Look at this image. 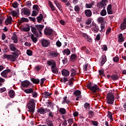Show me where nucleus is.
I'll use <instances>...</instances> for the list:
<instances>
[{
	"label": "nucleus",
	"instance_id": "obj_1",
	"mask_svg": "<svg viewBox=\"0 0 126 126\" xmlns=\"http://www.w3.org/2000/svg\"><path fill=\"white\" fill-rule=\"evenodd\" d=\"M10 51L11 52H14L12 53V55L3 54V57L4 59L7 60V61H10V62H15V60L18 58L19 56V53L20 51L18 50L16 47H15V45L13 43H10L9 45Z\"/></svg>",
	"mask_w": 126,
	"mask_h": 126
},
{
	"label": "nucleus",
	"instance_id": "obj_2",
	"mask_svg": "<svg viewBox=\"0 0 126 126\" xmlns=\"http://www.w3.org/2000/svg\"><path fill=\"white\" fill-rule=\"evenodd\" d=\"M115 101V96L112 93H109L107 94L106 102L109 105H113Z\"/></svg>",
	"mask_w": 126,
	"mask_h": 126
},
{
	"label": "nucleus",
	"instance_id": "obj_3",
	"mask_svg": "<svg viewBox=\"0 0 126 126\" xmlns=\"http://www.w3.org/2000/svg\"><path fill=\"white\" fill-rule=\"evenodd\" d=\"M87 87L88 89H90V90L93 91V93H96V91H99V90H100V88H99V86H98V85H93V84H92L91 82L88 84Z\"/></svg>",
	"mask_w": 126,
	"mask_h": 126
},
{
	"label": "nucleus",
	"instance_id": "obj_4",
	"mask_svg": "<svg viewBox=\"0 0 126 126\" xmlns=\"http://www.w3.org/2000/svg\"><path fill=\"white\" fill-rule=\"evenodd\" d=\"M35 106L36 104H35V102L32 100H30L27 104V107L29 109V112H30L31 113H34V112H35Z\"/></svg>",
	"mask_w": 126,
	"mask_h": 126
},
{
	"label": "nucleus",
	"instance_id": "obj_5",
	"mask_svg": "<svg viewBox=\"0 0 126 126\" xmlns=\"http://www.w3.org/2000/svg\"><path fill=\"white\" fill-rule=\"evenodd\" d=\"M109 0H101V1H99L97 3V6L98 8L102 9V8H106L105 6L107 5V2H108Z\"/></svg>",
	"mask_w": 126,
	"mask_h": 126
},
{
	"label": "nucleus",
	"instance_id": "obj_6",
	"mask_svg": "<svg viewBox=\"0 0 126 126\" xmlns=\"http://www.w3.org/2000/svg\"><path fill=\"white\" fill-rule=\"evenodd\" d=\"M21 13H23L24 15H27V16H29L31 14L30 10L26 7L22 9Z\"/></svg>",
	"mask_w": 126,
	"mask_h": 126
},
{
	"label": "nucleus",
	"instance_id": "obj_7",
	"mask_svg": "<svg viewBox=\"0 0 126 126\" xmlns=\"http://www.w3.org/2000/svg\"><path fill=\"white\" fill-rule=\"evenodd\" d=\"M41 43L42 45L44 47H49L50 44V40H48L45 39H41Z\"/></svg>",
	"mask_w": 126,
	"mask_h": 126
},
{
	"label": "nucleus",
	"instance_id": "obj_8",
	"mask_svg": "<svg viewBox=\"0 0 126 126\" xmlns=\"http://www.w3.org/2000/svg\"><path fill=\"white\" fill-rule=\"evenodd\" d=\"M9 72H11V70L10 69L4 70L1 72V75L4 78H7V73H9Z\"/></svg>",
	"mask_w": 126,
	"mask_h": 126
},
{
	"label": "nucleus",
	"instance_id": "obj_9",
	"mask_svg": "<svg viewBox=\"0 0 126 126\" xmlns=\"http://www.w3.org/2000/svg\"><path fill=\"white\" fill-rule=\"evenodd\" d=\"M44 33L45 35L47 36H51L53 33V30L46 28L44 30Z\"/></svg>",
	"mask_w": 126,
	"mask_h": 126
},
{
	"label": "nucleus",
	"instance_id": "obj_10",
	"mask_svg": "<svg viewBox=\"0 0 126 126\" xmlns=\"http://www.w3.org/2000/svg\"><path fill=\"white\" fill-rule=\"evenodd\" d=\"M31 28L32 29V32L35 37H39V33H38V32H37V29L32 26H31Z\"/></svg>",
	"mask_w": 126,
	"mask_h": 126
},
{
	"label": "nucleus",
	"instance_id": "obj_11",
	"mask_svg": "<svg viewBox=\"0 0 126 126\" xmlns=\"http://www.w3.org/2000/svg\"><path fill=\"white\" fill-rule=\"evenodd\" d=\"M21 85L23 87H26L27 88L29 87V85H32V84L29 82V81L25 80L21 83Z\"/></svg>",
	"mask_w": 126,
	"mask_h": 126
},
{
	"label": "nucleus",
	"instance_id": "obj_12",
	"mask_svg": "<svg viewBox=\"0 0 126 126\" xmlns=\"http://www.w3.org/2000/svg\"><path fill=\"white\" fill-rule=\"evenodd\" d=\"M106 62H107V57L106 55H102L100 61L101 66H103L105 64Z\"/></svg>",
	"mask_w": 126,
	"mask_h": 126
},
{
	"label": "nucleus",
	"instance_id": "obj_13",
	"mask_svg": "<svg viewBox=\"0 0 126 126\" xmlns=\"http://www.w3.org/2000/svg\"><path fill=\"white\" fill-rule=\"evenodd\" d=\"M51 71L55 74H58L59 73V69L57 67V65H55L51 67Z\"/></svg>",
	"mask_w": 126,
	"mask_h": 126
},
{
	"label": "nucleus",
	"instance_id": "obj_14",
	"mask_svg": "<svg viewBox=\"0 0 126 126\" xmlns=\"http://www.w3.org/2000/svg\"><path fill=\"white\" fill-rule=\"evenodd\" d=\"M46 112H47V108L45 109L43 107H40L37 109V113H39L41 115H45Z\"/></svg>",
	"mask_w": 126,
	"mask_h": 126
},
{
	"label": "nucleus",
	"instance_id": "obj_15",
	"mask_svg": "<svg viewBox=\"0 0 126 126\" xmlns=\"http://www.w3.org/2000/svg\"><path fill=\"white\" fill-rule=\"evenodd\" d=\"M84 12L87 17H91L92 16V11L90 9H86Z\"/></svg>",
	"mask_w": 126,
	"mask_h": 126
},
{
	"label": "nucleus",
	"instance_id": "obj_16",
	"mask_svg": "<svg viewBox=\"0 0 126 126\" xmlns=\"http://www.w3.org/2000/svg\"><path fill=\"white\" fill-rule=\"evenodd\" d=\"M120 29L121 30H126V19H124L123 22L122 23L120 26Z\"/></svg>",
	"mask_w": 126,
	"mask_h": 126
},
{
	"label": "nucleus",
	"instance_id": "obj_17",
	"mask_svg": "<svg viewBox=\"0 0 126 126\" xmlns=\"http://www.w3.org/2000/svg\"><path fill=\"white\" fill-rule=\"evenodd\" d=\"M62 74L63 76H65V77H67L68 75H69V71L68 70L63 69L62 70Z\"/></svg>",
	"mask_w": 126,
	"mask_h": 126
},
{
	"label": "nucleus",
	"instance_id": "obj_18",
	"mask_svg": "<svg viewBox=\"0 0 126 126\" xmlns=\"http://www.w3.org/2000/svg\"><path fill=\"white\" fill-rule=\"evenodd\" d=\"M12 21V18L11 17V16H10L8 18H7V19L5 21V25H8V24H11L12 23V22H11Z\"/></svg>",
	"mask_w": 126,
	"mask_h": 126
},
{
	"label": "nucleus",
	"instance_id": "obj_19",
	"mask_svg": "<svg viewBox=\"0 0 126 126\" xmlns=\"http://www.w3.org/2000/svg\"><path fill=\"white\" fill-rule=\"evenodd\" d=\"M50 56H52L54 58H57L59 56V53L57 51H52L50 52Z\"/></svg>",
	"mask_w": 126,
	"mask_h": 126
},
{
	"label": "nucleus",
	"instance_id": "obj_20",
	"mask_svg": "<svg viewBox=\"0 0 126 126\" xmlns=\"http://www.w3.org/2000/svg\"><path fill=\"white\" fill-rule=\"evenodd\" d=\"M35 27L37 29L38 31H42L45 26L44 25H35Z\"/></svg>",
	"mask_w": 126,
	"mask_h": 126
},
{
	"label": "nucleus",
	"instance_id": "obj_21",
	"mask_svg": "<svg viewBox=\"0 0 126 126\" xmlns=\"http://www.w3.org/2000/svg\"><path fill=\"white\" fill-rule=\"evenodd\" d=\"M47 64L48 65H51V67H53V66H55V65H57L56 62H55L54 60L47 61Z\"/></svg>",
	"mask_w": 126,
	"mask_h": 126
},
{
	"label": "nucleus",
	"instance_id": "obj_22",
	"mask_svg": "<svg viewBox=\"0 0 126 126\" xmlns=\"http://www.w3.org/2000/svg\"><path fill=\"white\" fill-rule=\"evenodd\" d=\"M11 40H13V43L15 44H16L18 42V40H17V35L15 33L13 34V36L11 37Z\"/></svg>",
	"mask_w": 126,
	"mask_h": 126
},
{
	"label": "nucleus",
	"instance_id": "obj_23",
	"mask_svg": "<svg viewBox=\"0 0 126 126\" xmlns=\"http://www.w3.org/2000/svg\"><path fill=\"white\" fill-rule=\"evenodd\" d=\"M76 60H77V56H76V55L72 54L71 55L70 58V62H72V63H74Z\"/></svg>",
	"mask_w": 126,
	"mask_h": 126
},
{
	"label": "nucleus",
	"instance_id": "obj_24",
	"mask_svg": "<svg viewBox=\"0 0 126 126\" xmlns=\"http://www.w3.org/2000/svg\"><path fill=\"white\" fill-rule=\"evenodd\" d=\"M31 81L34 84H39L40 83V80L39 79H35L34 78H31Z\"/></svg>",
	"mask_w": 126,
	"mask_h": 126
},
{
	"label": "nucleus",
	"instance_id": "obj_25",
	"mask_svg": "<svg viewBox=\"0 0 126 126\" xmlns=\"http://www.w3.org/2000/svg\"><path fill=\"white\" fill-rule=\"evenodd\" d=\"M8 94L10 98H14V96H15V92L13 90H10L8 92Z\"/></svg>",
	"mask_w": 126,
	"mask_h": 126
},
{
	"label": "nucleus",
	"instance_id": "obj_26",
	"mask_svg": "<svg viewBox=\"0 0 126 126\" xmlns=\"http://www.w3.org/2000/svg\"><path fill=\"white\" fill-rule=\"evenodd\" d=\"M70 101L67 99V96H64L63 97V101H62V104L64 105V104H69Z\"/></svg>",
	"mask_w": 126,
	"mask_h": 126
},
{
	"label": "nucleus",
	"instance_id": "obj_27",
	"mask_svg": "<svg viewBox=\"0 0 126 126\" xmlns=\"http://www.w3.org/2000/svg\"><path fill=\"white\" fill-rule=\"evenodd\" d=\"M63 53L64 55L69 56V55H70V50L68 48L65 49L63 51Z\"/></svg>",
	"mask_w": 126,
	"mask_h": 126
},
{
	"label": "nucleus",
	"instance_id": "obj_28",
	"mask_svg": "<svg viewBox=\"0 0 126 126\" xmlns=\"http://www.w3.org/2000/svg\"><path fill=\"white\" fill-rule=\"evenodd\" d=\"M34 91L32 88L27 89L24 90V92L27 94H31Z\"/></svg>",
	"mask_w": 126,
	"mask_h": 126
},
{
	"label": "nucleus",
	"instance_id": "obj_29",
	"mask_svg": "<svg viewBox=\"0 0 126 126\" xmlns=\"http://www.w3.org/2000/svg\"><path fill=\"white\" fill-rule=\"evenodd\" d=\"M48 3L51 10H52V11H55V10H56V8L55 7V6H54V4L52 2V1H49Z\"/></svg>",
	"mask_w": 126,
	"mask_h": 126
},
{
	"label": "nucleus",
	"instance_id": "obj_30",
	"mask_svg": "<svg viewBox=\"0 0 126 126\" xmlns=\"http://www.w3.org/2000/svg\"><path fill=\"white\" fill-rule=\"evenodd\" d=\"M19 22L20 24H21V23H23V22H29V20H28V18L23 17L21 19Z\"/></svg>",
	"mask_w": 126,
	"mask_h": 126
},
{
	"label": "nucleus",
	"instance_id": "obj_31",
	"mask_svg": "<svg viewBox=\"0 0 126 126\" xmlns=\"http://www.w3.org/2000/svg\"><path fill=\"white\" fill-rule=\"evenodd\" d=\"M37 22L38 23H41V21L43 20V15L42 14H40L39 16H37L36 17Z\"/></svg>",
	"mask_w": 126,
	"mask_h": 126
},
{
	"label": "nucleus",
	"instance_id": "obj_32",
	"mask_svg": "<svg viewBox=\"0 0 126 126\" xmlns=\"http://www.w3.org/2000/svg\"><path fill=\"white\" fill-rule=\"evenodd\" d=\"M35 35L33 34H32L31 35V39H32V42L33 43H37V41H38V40L37 39V37H35L34 36Z\"/></svg>",
	"mask_w": 126,
	"mask_h": 126
},
{
	"label": "nucleus",
	"instance_id": "obj_33",
	"mask_svg": "<svg viewBox=\"0 0 126 126\" xmlns=\"http://www.w3.org/2000/svg\"><path fill=\"white\" fill-rule=\"evenodd\" d=\"M111 78L112 80H118L120 78V76L117 74H113L111 76Z\"/></svg>",
	"mask_w": 126,
	"mask_h": 126
},
{
	"label": "nucleus",
	"instance_id": "obj_34",
	"mask_svg": "<svg viewBox=\"0 0 126 126\" xmlns=\"http://www.w3.org/2000/svg\"><path fill=\"white\" fill-rule=\"evenodd\" d=\"M73 94L75 95L76 96H81L80 95H81V91L77 90L74 92Z\"/></svg>",
	"mask_w": 126,
	"mask_h": 126
},
{
	"label": "nucleus",
	"instance_id": "obj_35",
	"mask_svg": "<svg viewBox=\"0 0 126 126\" xmlns=\"http://www.w3.org/2000/svg\"><path fill=\"white\" fill-rule=\"evenodd\" d=\"M59 112L62 115H65L66 114V110L63 108H61L59 110Z\"/></svg>",
	"mask_w": 126,
	"mask_h": 126
},
{
	"label": "nucleus",
	"instance_id": "obj_36",
	"mask_svg": "<svg viewBox=\"0 0 126 126\" xmlns=\"http://www.w3.org/2000/svg\"><path fill=\"white\" fill-rule=\"evenodd\" d=\"M118 39L119 42H124L125 41V39H124V37H123V33H120L118 36Z\"/></svg>",
	"mask_w": 126,
	"mask_h": 126
},
{
	"label": "nucleus",
	"instance_id": "obj_37",
	"mask_svg": "<svg viewBox=\"0 0 126 126\" xmlns=\"http://www.w3.org/2000/svg\"><path fill=\"white\" fill-rule=\"evenodd\" d=\"M107 117L110 119L111 121H114V119H113V113H112V112L108 111Z\"/></svg>",
	"mask_w": 126,
	"mask_h": 126
},
{
	"label": "nucleus",
	"instance_id": "obj_38",
	"mask_svg": "<svg viewBox=\"0 0 126 126\" xmlns=\"http://www.w3.org/2000/svg\"><path fill=\"white\" fill-rule=\"evenodd\" d=\"M71 71V76L73 77L75 75H76V71L74 70L73 68H71L70 69Z\"/></svg>",
	"mask_w": 126,
	"mask_h": 126
},
{
	"label": "nucleus",
	"instance_id": "obj_39",
	"mask_svg": "<svg viewBox=\"0 0 126 126\" xmlns=\"http://www.w3.org/2000/svg\"><path fill=\"white\" fill-rule=\"evenodd\" d=\"M107 15V11H106V9H104L101 10L100 12V15L101 16H105V15Z\"/></svg>",
	"mask_w": 126,
	"mask_h": 126
},
{
	"label": "nucleus",
	"instance_id": "obj_40",
	"mask_svg": "<svg viewBox=\"0 0 126 126\" xmlns=\"http://www.w3.org/2000/svg\"><path fill=\"white\" fill-rule=\"evenodd\" d=\"M74 10L76 11L77 13H78L79 11H80V7H79V6L78 5H75L74 7Z\"/></svg>",
	"mask_w": 126,
	"mask_h": 126
},
{
	"label": "nucleus",
	"instance_id": "obj_41",
	"mask_svg": "<svg viewBox=\"0 0 126 126\" xmlns=\"http://www.w3.org/2000/svg\"><path fill=\"white\" fill-rule=\"evenodd\" d=\"M42 95H44L45 98H48L49 96H51V94L49 93L48 92H45L44 93H42Z\"/></svg>",
	"mask_w": 126,
	"mask_h": 126
},
{
	"label": "nucleus",
	"instance_id": "obj_42",
	"mask_svg": "<svg viewBox=\"0 0 126 126\" xmlns=\"http://www.w3.org/2000/svg\"><path fill=\"white\" fill-rule=\"evenodd\" d=\"M18 5H19V4H18L16 1L12 3V6L14 8H17V7H18Z\"/></svg>",
	"mask_w": 126,
	"mask_h": 126
},
{
	"label": "nucleus",
	"instance_id": "obj_43",
	"mask_svg": "<svg viewBox=\"0 0 126 126\" xmlns=\"http://www.w3.org/2000/svg\"><path fill=\"white\" fill-rule=\"evenodd\" d=\"M84 108H85V109H86V110H90V104L88 103H86L84 104Z\"/></svg>",
	"mask_w": 126,
	"mask_h": 126
},
{
	"label": "nucleus",
	"instance_id": "obj_44",
	"mask_svg": "<svg viewBox=\"0 0 126 126\" xmlns=\"http://www.w3.org/2000/svg\"><path fill=\"white\" fill-rule=\"evenodd\" d=\"M81 50H82V51H85V52H86V54H88L90 52L89 50L88 49H87V48H86V47H85V46L82 47Z\"/></svg>",
	"mask_w": 126,
	"mask_h": 126
},
{
	"label": "nucleus",
	"instance_id": "obj_45",
	"mask_svg": "<svg viewBox=\"0 0 126 126\" xmlns=\"http://www.w3.org/2000/svg\"><path fill=\"white\" fill-rule=\"evenodd\" d=\"M98 72L100 76H105V74L104 73V70H99Z\"/></svg>",
	"mask_w": 126,
	"mask_h": 126
},
{
	"label": "nucleus",
	"instance_id": "obj_46",
	"mask_svg": "<svg viewBox=\"0 0 126 126\" xmlns=\"http://www.w3.org/2000/svg\"><path fill=\"white\" fill-rule=\"evenodd\" d=\"M113 61L114 62V63H118V62L120 61V58L116 56L113 58Z\"/></svg>",
	"mask_w": 126,
	"mask_h": 126
},
{
	"label": "nucleus",
	"instance_id": "obj_47",
	"mask_svg": "<svg viewBox=\"0 0 126 126\" xmlns=\"http://www.w3.org/2000/svg\"><path fill=\"white\" fill-rule=\"evenodd\" d=\"M47 125L48 126H54V123H53V121H52V120H49L48 121H47Z\"/></svg>",
	"mask_w": 126,
	"mask_h": 126
},
{
	"label": "nucleus",
	"instance_id": "obj_48",
	"mask_svg": "<svg viewBox=\"0 0 126 126\" xmlns=\"http://www.w3.org/2000/svg\"><path fill=\"white\" fill-rule=\"evenodd\" d=\"M32 95L33 98H37L38 93L36 92L33 91V92L32 93Z\"/></svg>",
	"mask_w": 126,
	"mask_h": 126
},
{
	"label": "nucleus",
	"instance_id": "obj_49",
	"mask_svg": "<svg viewBox=\"0 0 126 126\" xmlns=\"http://www.w3.org/2000/svg\"><path fill=\"white\" fill-rule=\"evenodd\" d=\"M91 22H92V20L91 19L89 18L86 21V24H87V25H89L90 24H91Z\"/></svg>",
	"mask_w": 126,
	"mask_h": 126
},
{
	"label": "nucleus",
	"instance_id": "obj_50",
	"mask_svg": "<svg viewBox=\"0 0 126 126\" xmlns=\"http://www.w3.org/2000/svg\"><path fill=\"white\" fill-rule=\"evenodd\" d=\"M98 22H100V23H104V18L102 17H100L98 18Z\"/></svg>",
	"mask_w": 126,
	"mask_h": 126
},
{
	"label": "nucleus",
	"instance_id": "obj_51",
	"mask_svg": "<svg viewBox=\"0 0 126 126\" xmlns=\"http://www.w3.org/2000/svg\"><path fill=\"white\" fill-rule=\"evenodd\" d=\"M32 54H33V52H32V51L30 49H28L27 51V55H28V56H31L32 55Z\"/></svg>",
	"mask_w": 126,
	"mask_h": 126
},
{
	"label": "nucleus",
	"instance_id": "obj_52",
	"mask_svg": "<svg viewBox=\"0 0 126 126\" xmlns=\"http://www.w3.org/2000/svg\"><path fill=\"white\" fill-rule=\"evenodd\" d=\"M91 124H92L93 126H98V125H99V123H98V122L95 121H92Z\"/></svg>",
	"mask_w": 126,
	"mask_h": 126
},
{
	"label": "nucleus",
	"instance_id": "obj_53",
	"mask_svg": "<svg viewBox=\"0 0 126 126\" xmlns=\"http://www.w3.org/2000/svg\"><path fill=\"white\" fill-rule=\"evenodd\" d=\"M94 31L95 32V33H98V32H99V27H98V26L96 25L94 27Z\"/></svg>",
	"mask_w": 126,
	"mask_h": 126
},
{
	"label": "nucleus",
	"instance_id": "obj_54",
	"mask_svg": "<svg viewBox=\"0 0 126 126\" xmlns=\"http://www.w3.org/2000/svg\"><path fill=\"white\" fill-rule=\"evenodd\" d=\"M56 46L58 47V48H60V47H62V42L60 41V40H58L56 42Z\"/></svg>",
	"mask_w": 126,
	"mask_h": 126
},
{
	"label": "nucleus",
	"instance_id": "obj_55",
	"mask_svg": "<svg viewBox=\"0 0 126 126\" xmlns=\"http://www.w3.org/2000/svg\"><path fill=\"white\" fill-rule=\"evenodd\" d=\"M39 8V6L38 5H33L32 8L33 9H35V10H37V12H39V10L38 8Z\"/></svg>",
	"mask_w": 126,
	"mask_h": 126
},
{
	"label": "nucleus",
	"instance_id": "obj_56",
	"mask_svg": "<svg viewBox=\"0 0 126 126\" xmlns=\"http://www.w3.org/2000/svg\"><path fill=\"white\" fill-rule=\"evenodd\" d=\"M11 13H12V15L13 16H17V15H18V14L17 13V12H16L14 10H12L11 11Z\"/></svg>",
	"mask_w": 126,
	"mask_h": 126
},
{
	"label": "nucleus",
	"instance_id": "obj_57",
	"mask_svg": "<svg viewBox=\"0 0 126 126\" xmlns=\"http://www.w3.org/2000/svg\"><path fill=\"white\" fill-rule=\"evenodd\" d=\"M88 67V64L86 63L85 65H83V70L84 71H87V67Z\"/></svg>",
	"mask_w": 126,
	"mask_h": 126
},
{
	"label": "nucleus",
	"instance_id": "obj_58",
	"mask_svg": "<svg viewBox=\"0 0 126 126\" xmlns=\"http://www.w3.org/2000/svg\"><path fill=\"white\" fill-rule=\"evenodd\" d=\"M23 31L24 32H28V31H30V27L24 28V29H23Z\"/></svg>",
	"mask_w": 126,
	"mask_h": 126
},
{
	"label": "nucleus",
	"instance_id": "obj_59",
	"mask_svg": "<svg viewBox=\"0 0 126 126\" xmlns=\"http://www.w3.org/2000/svg\"><path fill=\"white\" fill-rule=\"evenodd\" d=\"M38 13L36 11H33L32 14V16H37Z\"/></svg>",
	"mask_w": 126,
	"mask_h": 126
},
{
	"label": "nucleus",
	"instance_id": "obj_60",
	"mask_svg": "<svg viewBox=\"0 0 126 126\" xmlns=\"http://www.w3.org/2000/svg\"><path fill=\"white\" fill-rule=\"evenodd\" d=\"M63 63V64H65V63H67V58L64 57V59L62 61Z\"/></svg>",
	"mask_w": 126,
	"mask_h": 126
},
{
	"label": "nucleus",
	"instance_id": "obj_61",
	"mask_svg": "<svg viewBox=\"0 0 126 126\" xmlns=\"http://www.w3.org/2000/svg\"><path fill=\"white\" fill-rule=\"evenodd\" d=\"M100 28L101 29V31H103V30H104V29H105V23H101Z\"/></svg>",
	"mask_w": 126,
	"mask_h": 126
},
{
	"label": "nucleus",
	"instance_id": "obj_62",
	"mask_svg": "<svg viewBox=\"0 0 126 126\" xmlns=\"http://www.w3.org/2000/svg\"><path fill=\"white\" fill-rule=\"evenodd\" d=\"M86 39H87V41H88V42H90V43H92V39L90 37V36H87Z\"/></svg>",
	"mask_w": 126,
	"mask_h": 126
},
{
	"label": "nucleus",
	"instance_id": "obj_63",
	"mask_svg": "<svg viewBox=\"0 0 126 126\" xmlns=\"http://www.w3.org/2000/svg\"><path fill=\"white\" fill-rule=\"evenodd\" d=\"M100 39V34L98 33L96 36V38H95V41H99Z\"/></svg>",
	"mask_w": 126,
	"mask_h": 126
},
{
	"label": "nucleus",
	"instance_id": "obj_64",
	"mask_svg": "<svg viewBox=\"0 0 126 126\" xmlns=\"http://www.w3.org/2000/svg\"><path fill=\"white\" fill-rule=\"evenodd\" d=\"M45 81H46V79L42 78L40 80V85H43V84H44V83L45 82Z\"/></svg>",
	"mask_w": 126,
	"mask_h": 126
}]
</instances>
